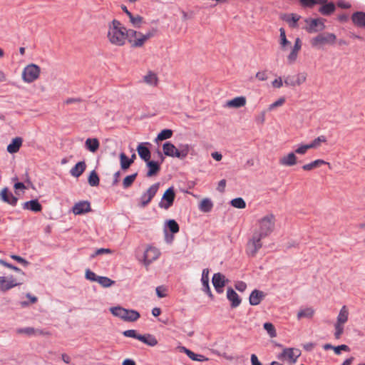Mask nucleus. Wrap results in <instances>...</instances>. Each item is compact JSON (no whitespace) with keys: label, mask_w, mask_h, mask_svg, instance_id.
<instances>
[{"label":"nucleus","mask_w":365,"mask_h":365,"mask_svg":"<svg viewBox=\"0 0 365 365\" xmlns=\"http://www.w3.org/2000/svg\"><path fill=\"white\" fill-rule=\"evenodd\" d=\"M256 78L259 81H266L268 78L267 73L266 71H259L256 73Z\"/></svg>","instance_id":"nucleus-63"},{"label":"nucleus","mask_w":365,"mask_h":365,"mask_svg":"<svg viewBox=\"0 0 365 365\" xmlns=\"http://www.w3.org/2000/svg\"><path fill=\"white\" fill-rule=\"evenodd\" d=\"M246 104V98L244 96L236 97L227 101L226 106L229 108H239Z\"/></svg>","instance_id":"nucleus-26"},{"label":"nucleus","mask_w":365,"mask_h":365,"mask_svg":"<svg viewBox=\"0 0 365 365\" xmlns=\"http://www.w3.org/2000/svg\"><path fill=\"white\" fill-rule=\"evenodd\" d=\"M302 6L304 7H312L315 4H322L326 3L327 0H299Z\"/></svg>","instance_id":"nucleus-50"},{"label":"nucleus","mask_w":365,"mask_h":365,"mask_svg":"<svg viewBox=\"0 0 365 365\" xmlns=\"http://www.w3.org/2000/svg\"><path fill=\"white\" fill-rule=\"evenodd\" d=\"M266 294L260 290L254 289L249 298V302L251 305L256 306L260 304L262 300L265 297Z\"/></svg>","instance_id":"nucleus-16"},{"label":"nucleus","mask_w":365,"mask_h":365,"mask_svg":"<svg viewBox=\"0 0 365 365\" xmlns=\"http://www.w3.org/2000/svg\"><path fill=\"white\" fill-rule=\"evenodd\" d=\"M159 186V183L153 184L147 190V191L145 193L142 195V196L140 197V207H144L149 204V202L157 193Z\"/></svg>","instance_id":"nucleus-11"},{"label":"nucleus","mask_w":365,"mask_h":365,"mask_svg":"<svg viewBox=\"0 0 365 365\" xmlns=\"http://www.w3.org/2000/svg\"><path fill=\"white\" fill-rule=\"evenodd\" d=\"M301 47H302L301 40L299 38H297L295 40V42H294V45L293 46L290 53L287 56V61L289 63H292L297 60L298 53L300 51Z\"/></svg>","instance_id":"nucleus-20"},{"label":"nucleus","mask_w":365,"mask_h":365,"mask_svg":"<svg viewBox=\"0 0 365 365\" xmlns=\"http://www.w3.org/2000/svg\"><path fill=\"white\" fill-rule=\"evenodd\" d=\"M283 85V81L281 77H279L272 82V86L274 88H280Z\"/></svg>","instance_id":"nucleus-64"},{"label":"nucleus","mask_w":365,"mask_h":365,"mask_svg":"<svg viewBox=\"0 0 365 365\" xmlns=\"http://www.w3.org/2000/svg\"><path fill=\"white\" fill-rule=\"evenodd\" d=\"M86 168V164L85 161H80L77 163L73 168H72L70 170V173L73 177L78 178L80 177L83 173L85 171Z\"/></svg>","instance_id":"nucleus-25"},{"label":"nucleus","mask_w":365,"mask_h":365,"mask_svg":"<svg viewBox=\"0 0 365 365\" xmlns=\"http://www.w3.org/2000/svg\"><path fill=\"white\" fill-rule=\"evenodd\" d=\"M23 208L25 210H31L33 212H41L42 210V206L38 200H32L24 202L23 205Z\"/></svg>","instance_id":"nucleus-30"},{"label":"nucleus","mask_w":365,"mask_h":365,"mask_svg":"<svg viewBox=\"0 0 365 365\" xmlns=\"http://www.w3.org/2000/svg\"><path fill=\"white\" fill-rule=\"evenodd\" d=\"M230 204L232 207L244 209L246 207V203L242 197H237L231 200Z\"/></svg>","instance_id":"nucleus-51"},{"label":"nucleus","mask_w":365,"mask_h":365,"mask_svg":"<svg viewBox=\"0 0 365 365\" xmlns=\"http://www.w3.org/2000/svg\"><path fill=\"white\" fill-rule=\"evenodd\" d=\"M16 333L19 334H26L27 336L49 334L48 332H44L42 330L36 329L33 327H25V328L18 329L16 330Z\"/></svg>","instance_id":"nucleus-24"},{"label":"nucleus","mask_w":365,"mask_h":365,"mask_svg":"<svg viewBox=\"0 0 365 365\" xmlns=\"http://www.w3.org/2000/svg\"><path fill=\"white\" fill-rule=\"evenodd\" d=\"M227 282L228 279L225 278V276L220 272L214 274L212 279L213 286L216 292L218 293L223 292V287L225 286Z\"/></svg>","instance_id":"nucleus-13"},{"label":"nucleus","mask_w":365,"mask_h":365,"mask_svg":"<svg viewBox=\"0 0 365 365\" xmlns=\"http://www.w3.org/2000/svg\"><path fill=\"white\" fill-rule=\"evenodd\" d=\"M300 18V16L295 14H292L286 16L284 17V20L289 24L291 27L295 28L297 26V22Z\"/></svg>","instance_id":"nucleus-41"},{"label":"nucleus","mask_w":365,"mask_h":365,"mask_svg":"<svg viewBox=\"0 0 365 365\" xmlns=\"http://www.w3.org/2000/svg\"><path fill=\"white\" fill-rule=\"evenodd\" d=\"M285 102V98L284 97H282L279 98L277 101L274 102L273 103L270 104L267 108L269 111H271L274 109H275L277 107L282 106L284 103Z\"/></svg>","instance_id":"nucleus-55"},{"label":"nucleus","mask_w":365,"mask_h":365,"mask_svg":"<svg viewBox=\"0 0 365 365\" xmlns=\"http://www.w3.org/2000/svg\"><path fill=\"white\" fill-rule=\"evenodd\" d=\"M23 138L21 137H16L12 139L11 143L7 145L6 150L10 154H14L19 152L22 146Z\"/></svg>","instance_id":"nucleus-18"},{"label":"nucleus","mask_w":365,"mask_h":365,"mask_svg":"<svg viewBox=\"0 0 365 365\" xmlns=\"http://www.w3.org/2000/svg\"><path fill=\"white\" fill-rule=\"evenodd\" d=\"M112 314L125 322H133L137 321L140 315L133 309H127L120 306L112 307L109 309Z\"/></svg>","instance_id":"nucleus-4"},{"label":"nucleus","mask_w":365,"mask_h":365,"mask_svg":"<svg viewBox=\"0 0 365 365\" xmlns=\"http://www.w3.org/2000/svg\"><path fill=\"white\" fill-rule=\"evenodd\" d=\"M143 81L145 83L150 86H157L158 83V77L153 71H148L144 76Z\"/></svg>","instance_id":"nucleus-33"},{"label":"nucleus","mask_w":365,"mask_h":365,"mask_svg":"<svg viewBox=\"0 0 365 365\" xmlns=\"http://www.w3.org/2000/svg\"><path fill=\"white\" fill-rule=\"evenodd\" d=\"M323 165H327L329 168L331 167V165L329 162L322 159H317L311 162L310 163L304 165L302 168L305 171H309Z\"/></svg>","instance_id":"nucleus-27"},{"label":"nucleus","mask_w":365,"mask_h":365,"mask_svg":"<svg viewBox=\"0 0 365 365\" xmlns=\"http://www.w3.org/2000/svg\"><path fill=\"white\" fill-rule=\"evenodd\" d=\"M235 287L239 292H244L247 288V284L244 282L240 281L237 282L235 284Z\"/></svg>","instance_id":"nucleus-62"},{"label":"nucleus","mask_w":365,"mask_h":365,"mask_svg":"<svg viewBox=\"0 0 365 365\" xmlns=\"http://www.w3.org/2000/svg\"><path fill=\"white\" fill-rule=\"evenodd\" d=\"M138 339L150 346H155L158 344L156 338L150 334L144 335L140 334L139 336H138Z\"/></svg>","instance_id":"nucleus-31"},{"label":"nucleus","mask_w":365,"mask_h":365,"mask_svg":"<svg viewBox=\"0 0 365 365\" xmlns=\"http://www.w3.org/2000/svg\"><path fill=\"white\" fill-rule=\"evenodd\" d=\"M213 207L212 202L208 198H204L202 200L199 205V209L203 212H208L211 211Z\"/></svg>","instance_id":"nucleus-39"},{"label":"nucleus","mask_w":365,"mask_h":365,"mask_svg":"<svg viewBox=\"0 0 365 365\" xmlns=\"http://www.w3.org/2000/svg\"><path fill=\"white\" fill-rule=\"evenodd\" d=\"M227 297L232 302L231 307L233 308L238 307L241 303V299L231 287L227 289Z\"/></svg>","instance_id":"nucleus-21"},{"label":"nucleus","mask_w":365,"mask_h":365,"mask_svg":"<svg viewBox=\"0 0 365 365\" xmlns=\"http://www.w3.org/2000/svg\"><path fill=\"white\" fill-rule=\"evenodd\" d=\"M167 225H168V227L169 228L170 231L173 233V234H175L177 232H179V225L176 222L175 220H169L167 221Z\"/></svg>","instance_id":"nucleus-53"},{"label":"nucleus","mask_w":365,"mask_h":365,"mask_svg":"<svg viewBox=\"0 0 365 365\" xmlns=\"http://www.w3.org/2000/svg\"><path fill=\"white\" fill-rule=\"evenodd\" d=\"M123 334L126 337H131L138 339V336H139V334L134 329H128L125 330L123 332Z\"/></svg>","instance_id":"nucleus-60"},{"label":"nucleus","mask_w":365,"mask_h":365,"mask_svg":"<svg viewBox=\"0 0 365 365\" xmlns=\"http://www.w3.org/2000/svg\"><path fill=\"white\" fill-rule=\"evenodd\" d=\"M305 81V76L303 74L287 76L284 78V83L288 86H295L300 85Z\"/></svg>","instance_id":"nucleus-19"},{"label":"nucleus","mask_w":365,"mask_h":365,"mask_svg":"<svg viewBox=\"0 0 365 365\" xmlns=\"http://www.w3.org/2000/svg\"><path fill=\"white\" fill-rule=\"evenodd\" d=\"M160 251L153 247L147 248L143 256V264L148 267L153 261L156 260L160 256Z\"/></svg>","instance_id":"nucleus-12"},{"label":"nucleus","mask_w":365,"mask_h":365,"mask_svg":"<svg viewBox=\"0 0 365 365\" xmlns=\"http://www.w3.org/2000/svg\"><path fill=\"white\" fill-rule=\"evenodd\" d=\"M41 68L34 63L27 65L22 71V78L26 83H32L40 76Z\"/></svg>","instance_id":"nucleus-6"},{"label":"nucleus","mask_w":365,"mask_h":365,"mask_svg":"<svg viewBox=\"0 0 365 365\" xmlns=\"http://www.w3.org/2000/svg\"><path fill=\"white\" fill-rule=\"evenodd\" d=\"M147 166L149 168V170L147 173V177H152L157 175L160 169V163L153 160H148L147 162Z\"/></svg>","instance_id":"nucleus-36"},{"label":"nucleus","mask_w":365,"mask_h":365,"mask_svg":"<svg viewBox=\"0 0 365 365\" xmlns=\"http://www.w3.org/2000/svg\"><path fill=\"white\" fill-rule=\"evenodd\" d=\"M86 148L91 153H96L100 147L99 140L96 138H87L85 142Z\"/></svg>","instance_id":"nucleus-29"},{"label":"nucleus","mask_w":365,"mask_h":365,"mask_svg":"<svg viewBox=\"0 0 365 365\" xmlns=\"http://www.w3.org/2000/svg\"><path fill=\"white\" fill-rule=\"evenodd\" d=\"M91 211V204L88 201H80L72 207V212L76 215H83Z\"/></svg>","instance_id":"nucleus-14"},{"label":"nucleus","mask_w":365,"mask_h":365,"mask_svg":"<svg viewBox=\"0 0 365 365\" xmlns=\"http://www.w3.org/2000/svg\"><path fill=\"white\" fill-rule=\"evenodd\" d=\"M280 31V46L283 50L286 48V46L290 44V42L287 39L285 31L283 28L279 29Z\"/></svg>","instance_id":"nucleus-52"},{"label":"nucleus","mask_w":365,"mask_h":365,"mask_svg":"<svg viewBox=\"0 0 365 365\" xmlns=\"http://www.w3.org/2000/svg\"><path fill=\"white\" fill-rule=\"evenodd\" d=\"M175 193L173 187H169L164 192L161 202H159V207L165 210L169 209L173 204Z\"/></svg>","instance_id":"nucleus-10"},{"label":"nucleus","mask_w":365,"mask_h":365,"mask_svg":"<svg viewBox=\"0 0 365 365\" xmlns=\"http://www.w3.org/2000/svg\"><path fill=\"white\" fill-rule=\"evenodd\" d=\"M265 114L266 110H262L260 112L256 117H255V121L259 125L264 124L265 121Z\"/></svg>","instance_id":"nucleus-59"},{"label":"nucleus","mask_w":365,"mask_h":365,"mask_svg":"<svg viewBox=\"0 0 365 365\" xmlns=\"http://www.w3.org/2000/svg\"><path fill=\"white\" fill-rule=\"evenodd\" d=\"M315 313V310L312 307H307L303 309H300L297 313V319H301L302 318L311 319L313 317Z\"/></svg>","instance_id":"nucleus-38"},{"label":"nucleus","mask_w":365,"mask_h":365,"mask_svg":"<svg viewBox=\"0 0 365 365\" xmlns=\"http://www.w3.org/2000/svg\"><path fill=\"white\" fill-rule=\"evenodd\" d=\"M173 135V131L170 129L163 130L157 136L155 140H164L170 138Z\"/></svg>","instance_id":"nucleus-49"},{"label":"nucleus","mask_w":365,"mask_h":365,"mask_svg":"<svg viewBox=\"0 0 365 365\" xmlns=\"http://www.w3.org/2000/svg\"><path fill=\"white\" fill-rule=\"evenodd\" d=\"M327 138L324 135L318 136L317 138L313 140L309 144L310 149H316L321 146L322 143L327 142Z\"/></svg>","instance_id":"nucleus-42"},{"label":"nucleus","mask_w":365,"mask_h":365,"mask_svg":"<svg viewBox=\"0 0 365 365\" xmlns=\"http://www.w3.org/2000/svg\"><path fill=\"white\" fill-rule=\"evenodd\" d=\"M344 324H339V323H335L334 324V329H335V332H334V337L336 339H339L341 335L343 334L344 333Z\"/></svg>","instance_id":"nucleus-54"},{"label":"nucleus","mask_w":365,"mask_h":365,"mask_svg":"<svg viewBox=\"0 0 365 365\" xmlns=\"http://www.w3.org/2000/svg\"><path fill=\"white\" fill-rule=\"evenodd\" d=\"M334 351L336 354H340L341 351H349V347L347 345L342 344L337 346H334Z\"/></svg>","instance_id":"nucleus-61"},{"label":"nucleus","mask_w":365,"mask_h":365,"mask_svg":"<svg viewBox=\"0 0 365 365\" xmlns=\"http://www.w3.org/2000/svg\"><path fill=\"white\" fill-rule=\"evenodd\" d=\"M336 36L332 33H321L310 40L313 48H321L326 44H334Z\"/></svg>","instance_id":"nucleus-5"},{"label":"nucleus","mask_w":365,"mask_h":365,"mask_svg":"<svg viewBox=\"0 0 365 365\" xmlns=\"http://www.w3.org/2000/svg\"><path fill=\"white\" fill-rule=\"evenodd\" d=\"M86 278L90 281L92 282H97L99 276H97L93 272L91 271L90 269H87L86 271Z\"/></svg>","instance_id":"nucleus-56"},{"label":"nucleus","mask_w":365,"mask_h":365,"mask_svg":"<svg viewBox=\"0 0 365 365\" xmlns=\"http://www.w3.org/2000/svg\"><path fill=\"white\" fill-rule=\"evenodd\" d=\"M322 4L323 5L320 7L319 11L323 15H329V14H331L335 9V6L333 3H329V4L324 3Z\"/></svg>","instance_id":"nucleus-43"},{"label":"nucleus","mask_w":365,"mask_h":365,"mask_svg":"<svg viewBox=\"0 0 365 365\" xmlns=\"http://www.w3.org/2000/svg\"><path fill=\"white\" fill-rule=\"evenodd\" d=\"M279 163L282 166H294L297 163V158L294 152H291L281 157Z\"/></svg>","instance_id":"nucleus-15"},{"label":"nucleus","mask_w":365,"mask_h":365,"mask_svg":"<svg viewBox=\"0 0 365 365\" xmlns=\"http://www.w3.org/2000/svg\"><path fill=\"white\" fill-rule=\"evenodd\" d=\"M113 253V250L108 248H100L96 250L95 253L91 255V257H95L96 256L103 255V254H111Z\"/></svg>","instance_id":"nucleus-57"},{"label":"nucleus","mask_w":365,"mask_h":365,"mask_svg":"<svg viewBox=\"0 0 365 365\" xmlns=\"http://www.w3.org/2000/svg\"><path fill=\"white\" fill-rule=\"evenodd\" d=\"M301 355L300 350L294 348H285L277 356V359L282 361H287L290 364H294Z\"/></svg>","instance_id":"nucleus-7"},{"label":"nucleus","mask_w":365,"mask_h":365,"mask_svg":"<svg viewBox=\"0 0 365 365\" xmlns=\"http://www.w3.org/2000/svg\"><path fill=\"white\" fill-rule=\"evenodd\" d=\"M88 184L92 187H96L99 185L100 179L95 170L91 171L88 178Z\"/></svg>","instance_id":"nucleus-44"},{"label":"nucleus","mask_w":365,"mask_h":365,"mask_svg":"<svg viewBox=\"0 0 365 365\" xmlns=\"http://www.w3.org/2000/svg\"><path fill=\"white\" fill-rule=\"evenodd\" d=\"M263 327L271 338H274L277 336L276 329L272 323L266 322L264 324Z\"/></svg>","instance_id":"nucleus-48"},{"label":"nucleus","mask_w":365,"mask_h":365,"mask_svg":"<svg viewBox=\"0 0 365 365\" xmlns=\"http://www.w3.org/2000/svg\"><path fill=\"white\" fill-rule=\"evenodd\" d=\"M138 176V173L126 176L123 180V187L125 189L128 188L132 185L136 177Z\"/></svg>","instance_id":"nucleus-47"},{"label":"nucleus","mask_w":365,"mask_h":365,"mask_svg":"<svg viewBox=\"0 0 365 365\" xmlns=\"http://www.w3.org/2000/svg\"><path fill=\"white\" fill-rule=\"evenodd\" d=\"M180 349L182 351L185 353L190 359H191L193 361H207L209 360L208 358L205 357V356L201 355V354H195L194 352H192V351H190V349H187V348H185L184 346H181Z\"/></svg>","instance_id":"nucleus-28"},{"label":"nucleus","mask_w":365,"mask_h":365,"mask_svg":"<svg viewBox=\"0 0 365 365\" xmlns=\"http://www.w3.org/2000/svg\"><path fill=\"white\" fill-rule=\"evenodd\" d=\"M98 282L104 288L110 287L115 284V281L110 279L107 277H101L99 276L98 279Z\"/></svg>","instance_id":"nucleus-46"},{"label":"nucleus","mask_w":365,"mask_h":365,"mask_svg":"<svg viewBox=\"0 0 365 365\" xmlns=\"http://www.w3.org/2000/svg\"><path fill=\"white\" fill-rule=\"evenodd\" d=\"M351 20L354 24L358 27H365V13L362 11H356L351 16Z\"/></svg>","instance_id":"nucleus-22"},{"label":"nucleus","mask_w":365,"mask_h":365,"mask_svg":"<svg viewBox=\"0 0 365 365\" xmlns=\"http://www.w3.org/2000/svg\"><path fill=\"white\" fill-rule=\"evenodd\" d=\"M120 162L121 169L126 170L133 163V159H129L124 153L120 154Z\"/></svg>","instance_id":"nucleus-40"},{"label":"nucleus","mask_w":365,"mask_h":365,"mask_svg":"<svg viewBox=\"0 0 365 365\" xmlns=\"http://www.w3.org/2000/svg\"><path fill=\"white\" fill-rule=\"evenodd\" d=\"M1 197L3 201L11 205H16L18 201L17 197L14 196L12 193L9 192V190L7 187L4 188L1 191Z\"/></svg>","instance_id":"nucleus-23"},{"label":"nucleus","mask_w":365,"mask_h":365,"mask_svg":"<svg viewBox=\"0 0 365 365\" xmlns=\"http://www.w3.org/2000/svg\"><path fill=\"white\" fill-rule=\"evenodd\" d=\"M128 18L129 21L134 27L139 28L143 23V17L139 15L133 16L131 14Z\"/></svg>","instance_id":"nucleus-45"},{"label":"nucleus","mask_w":365,"mask_h":365,"mask_svg":"<svg viewBox=\"0 0 365 365\" xmlns=\"http://www.w3.org/2000/svg\"><path fill=\"white\" fill-rule=\"evenodd\" d=\"M190 149V145L188 144H180L179 145V148L178 149V152L175 153V158L180 159H185Z\"/></svg>","instance_id":"nucleus-37"},{"label":"nucleus","mask_w":365,"mask_h":365,"mask_svg":"<svg viewBox=\"0 0 365 365\" xmlns=\"http://www.w3.org/2000/svg\"><path fill=\"white\" fill-rule=\"evenodd\" d=\"M349 315V309L346 306L344 305L339 310V312L336 317V322L344 324L345 323H346L348 322Z\"/></svg>","instance_id":"nucleus-32"},{"label":"nucleus","mask_w":365,"mask_h":365,"mask_svg":"<svg viewBox=\"0 0 365 365\" xmlns=\"http://www.w3.org/2000/svg\"><path fill=\"white\" fill-rule=\"evenodd\" d=\"M153 36V31H148L146 34H143L133 29H127V41L133 48L143 47Z\"/></svg>","instance_id":"nucleus-3"},{"label":"nucleus","mask_w":365,"mask_h":365,"mask_svg":"<svg viewBox=\"0 0 365 365\" xmlns=\"http://www.w3.org/2000/svg\"><path fill=\"white\" fill-rule=\"evenodd\" d=\"M108 42L115 46H123L127 41V29L117 19L108 24L106 35Z\"/></svg>","instance_id":"nucleus-2"},{"label":"nucleus","mask_w":365,"mask_h":365,"mask_svg":"<svg viewBox=\"0 0 365 365\" xmlns=\"http://www.w3.org/2000/svg\"><path fill=\"white\" fill-rule=\"evenodd\" d=\"M201 282L202 284V290L205 292L211 299H212L213 295L209 285V269L207 268L202 270Z\"/></svg>","instance_id":"nucleus-17"},{"label":"nucleus","mask_w":365,"mask_h":365,"mask_svg":"<svg viewBox=\"0 0 365 365\" xmlns=\"http://www.w3.org/2000/svg\"><path fill=\"white\" fill-rule=\"evenodd\" d=\"M23 284V279L18 280L13 276L0 277V291L5 292Z\"/></svg>","instance_id":"nucleus-8"},{"label":"nucleus","mask_w":365,"mask_h":365,"mask_svg":"<svg viewBox=\"0 0 365 365\" xmlns=\"http://www.w3.org/2000/svg\"><path fill=\"white\" fill-rule=\"evenodd\" d=\"M309 149H310L309 144L301 145L294 153L299 155H304Z\"/></svg>","instance_id":"nucleus-58"},{"label":"nucleus","mask_w":365,"mask_h":365,"mask_svg":"<svg viewBox=\"0 0 365 365\" xmlns=\"http://www.w3.org/2000/svg\"><path fill=\"white\" fill-rule=\"evenodd\" d=\"M276 218L274 214L268 213L260 217L257 223L252 237L249 240L247 247V253L254 257L262 248V240L269 236L275 228Z\"/></svg>","instance_id":"nucleus-1"},{"label":"nucleus","mask_w":365,"mask_h":365,"mask_svg":"<svg viewBox=\"0 0 365 365\" xmlns=\"http://www.w3.org/2000/svg\"><path fill=\"white\" fill-rule=\"evenodd\" d=\"M163 153L165 155L175 158V153L178 152V148L171 143H165L163 145Z\"/></svg>","instance_id":"nucleus-35"},{"label":"nucleus","mask_w":365,"mask_h":365,"mask_svg":"<svg viewBox=\"0 0 365 365\" xmlns=\"http://www.w3.org/2000/svg\"><path fill=\"white\" fill-rule=\"evenodd\" d=\"M137 151L140 158H142L143 160L145 162L150 160L151 156L150 151L147 147L144 146L143 143H140L138 145Z\"/></svg>","instance_id":"nucleus-34"},{"label":"nucleus","mask_w":365,"mask_h":365,"mask_svg":"<svg viewBox=\"0 0 365 365\" xmlns=\"http://www.w3.org/2000/svg\"><path fill=\"white\" fill-rule=\"evenodd\" d=\"M305 22L307 25L304 29L310 34L321 31L325 28L324 21L322 19H307Z\"/></svg>","instance_id":"nucleus-9"}]
</instances>
